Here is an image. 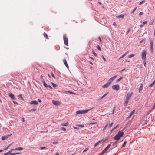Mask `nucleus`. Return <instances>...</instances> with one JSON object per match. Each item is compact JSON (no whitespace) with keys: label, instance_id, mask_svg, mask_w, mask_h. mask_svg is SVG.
Instances as JSON below:
<instances>
[{"label":"nucleus","instance_id":"1","mask_svg":"<svg viewBox=\"0 0 155 155\" xmlns=\"http://www.w3.org/2000/svg\"><path fill=\"white\" fill-rule=\"evenodd\" d=\"M124 132L121 131H119L118 133L115 136L114 138V140H118L123 136L124 135Z\"/></svg>","mask_w":155,"mask_h":155},{"label":"nucleus","instance_id":"2","mask_svg":"<svg viewBox=\"0 0 155 155\" xmlns=\"http://www.w3.org/2000/svg\"><path fill=\"white\" fill-rule=\"evenodd\" d=\"M93 108L89 109H86L83 110H78L76 112L77 114H83L87 113L89 111L91 110Z\"/></svg>","mask_w":155,"mask_h":155},{"label":"nucleus","instance_id":"3","mask_svg":"<svg viewBox=\"0 0 155 155\" xmlns=\"http://www.w3.org/2000/svg\"><path fill=\"white\" fill-rule=\"evenodd\" d=\"M63 40L65 45L66 46H68V37L66 36V34L63 35Z\"/></svg>","mask_w":155,"mask_h":155},{"label":"nucleus","instance_id":"4","mask_svg":"<svg viewBox=\"0 0 155 155\" xmlns=\"http://www.w3.org/2000/svg\"><path fill=\"white\" fill-rule=\"evenodd\" d=\"M146 51L145 50L143 51L141 54V58L143 60L146 59Z\"/></svg>","mask_w":155,"mask_h":155},{"label":"nucleus","instance_id":"5","mask_svg":"<svg viewBox=\"0 0 155 155\" xmlns=\"http://www.w3.org/2000/svg\"><path fill=\"white\" fill-rule=\"evenodd\" d=\"M117 77V75H116L110 78L108 80L107 83H108L110 85V84Z\"/></svg>","mask_w":155,"mask_h":155},{"label":"nucleus","instance_id":"6","mask_svg":"<svg viewBox=\"0 0 155 155\" xmlns=\"http://www.w3.org/2000/svg\"><path fill=\"white\" fill-rule=\"evenodd\" d=\"M112 88L114 90H118L120 89V86L118 85H115L112 86Z\"/></svg>","mask_w":155,"mask_h":155},{"label":"nucleus","instance_id":"7","mask_svg":"<svg viewBox=\"0 0 155 155\" xmlns=\"http://www.w3.org/2000/svg\"><path fill=\"white\" fill-rule=\"evenodd\" d=\"M132 94V92H131L130 94L129 93H127L126 96V99L129 100Z\"/></svg>","mask_w":155,"mask_h":155},{"label":"nucleus","instance_id":"8","mask_svg":"<svg viewBox=\"0 0 155 155\" xmlns=\"http://www.w3.org/2000/svg\"><path fill=\"white\" fill-rule=\"evenodd\" d=\"M52 102L53 104L55 105H59L60 104V102L58 101H55L54 100H53Z\"/></svg>","mask_w":155,"mask_h":155},{"label":"nucleus","instance_id":"9","mask_svg":"<svg viewBox=\"0 0 155 155\" xmlns=\"http://www.w3.org/2000/svg\"><path fill=\"white\" fill-rule=\"evenodd\" d=\"M12 135V134H10L7 135L3 136L1 137L2 139L3 140H5V139L8 138L10 136H11Z\"/></svg>","mask_w":155,"mask_h":155},{"label":"nucleus","instance_id":"10","mask_svg":"<svg viewBox=\"0 0 155 155\" xmlns=\"http://www.w3.org/2000/svg\"><path fill=\"white\" fill-rule=\"evenodd\" d=\"M23 149V148L20 147H18L15 149H12L11 150H21Z\"/></svg>","mask_w":155,"mask_h":155},{"label":"nucleus","instance_id":"11","mask_svg":"<svg viewBox=\"0 0 155 155\" xmlns=\"http://www.w3.org/2000/svg\"><path fill=\"white\" fill-rule=\"evenodd\" d=\"M9 96L13 100H15V98L14 97V95H13L11 93H10L8 94Z\"/></svg>","mask_w":155,"mask_h":155},{"label":"nucleus","instance_id":"12","mask_svg":"<svg viewBox=\"0 0 155 155\" xmlns=\"http://www.w3.org/2000/svg\"><path fill=\"white\" fill-rule=\"evenodd\" d=\"M31 104L37 105L38 104V102L36 101H32L30 103Z\"/></svg>","mask_w":155,"mask_h":155},{"label":"nucleus","instance_id":"13","mask_svg":"<svg viewBox=\"0 0 155 155\" xmlns=\"http://www.w3.org/2000/svg\"><path fill=\"white\" fill-rule=\"evenodd\" d=\"M63 62H64V64L65 65V66L68 68L69 67H68V65L67 63V61H66V59H63Z\"/></svg>","mask_w":155,"mask_h":155},{"label":"nucleus","instance_id":"14","mask_svg":"<svg viewBox=\"0 0 155 155\" xmlns=\"http://www.w3.org/2000/svg\"><path fill=\"white\" fill-rule=\"evenodd\" d=\"M110 85L108 83H107L103 85L102 86V87L104 88H107Z\"/></svg>","mask_w":155,"mask_h":155},{"label":"nucleus","instance_id":"15","mask_svg":"<svg viewBox=\"0 0 155 155\" xmlns=\"http://www.w3.org/2000/svg\"><path fill=\"white\" fill-rule=\"evenodd\" d=\"M126 14H122L120 15H119L117 16V18H121L122 19H123L125 15Z\"/></svg>","mask_w":155,"mask_h":155},{"label":"nucleus","instance_id":"16","mask_svg":"<svg viewBox=\"0 0 155 155\" xmlns=\"http://www.w3.org/2000/svg\"><path fill=\"white\" fill-rule=\"evenodd\" d=\"M42 83H43V85H44V86L45 87H46V88H47V87H48V85H47V84L45 83V81H44V80H43L42 81Z\"/></svg>","mask_w":155,"mask_h":155},{"label":"nucleus","instance_id":"17","mask_svg":"<svg viewBox=\"0 0 155 155\" xmlns=\"http://www.w3.org/2000/svg\"><path fill=\"white\" fill-rule=\"evenodd\" d=\"M135 111V110H133L130 113L129 116L128 117V118L130 117H131V116L134 113Z\"/></svg>","mask_w":155,"mask_h":155},{"label":"nucleus","instance_id":"18","mask_svg":"<svg viewBox=\"0 0 155 155\" xmlns=\"http://www.w3.org/2000/svg\"><path fill=\"white\" fill-rule=\"evenodd\" d=\"M129 100L126 99L124 101V104L125 106H126L128 103Z\"/></svg>","mask_w":155,"mask_h":155},{"label":"nucleus","instance_id":"19","mask_svg":"<svg viewBox=\"0 0 155 155\" xmlns=\"http://www.w3.org/2000/svg\"><path fill=\"white\" fill-rule=\"evenodd\" d=\"M68 125V122H67L65 123H62L61 124V125L62 126H67Z\"/></svg>","mask_w":155,"mask_h":155},{"label":"nucleus","instance_id":"20","mask_svg":"<svg viewBox=\"0 0 155 155\" xmlns=\"http://www.w3.org/2000/svg\"><path fill=\"white\" fill-rule=\"evenodd\" d=\"M143 88V84H141L140 86V87L139 89V92H140V91H141Z\"/></svg>","mask_w":155,"mask_h":155},{"label":"nucleus","instance_id":"21","mask_svg":"<svg viewBox=\"0 0 155 155\" xmlns=\"http://www.w3.org/2000/svg\"><path fill=\"white\" fill-rule=\"evenodd\" d=\"M149 42H150V46H153V40L152 39H150Z\"/></svg>","mask_w":155,"mask_h":155},{"label":"nucleus","instance_id":"22","mask_svg":"<svg viewBox=\"0 0 155 155\" xmlns=\"http://www.w3.org/2000/svg\"><path fill=\"white\" fill-rule=\"evenodd\" d=\"M111 146L110 144H109L104 149L106 151Z\"/></svg>","mask_w":155,"mask_h":155},{"label":"nucleus","instance_id":"23","mask_svg":"<svg viewBox=\"0 0 155 155\" xmlns=\"http://www.w3.org/2000/svg\"><path fill=\"white\" fill-rule=\"evenodd\" d=\"M43 35H44V36L45 37L46 39H48V35L46 33H44L43 34Z\"/></svg>","mask_w":155,"mask_h":155},{"label":"nucleus","instance_id":"24","mask_svg":"<svg viewBox=\"0 0 155 155\" xmlns=\"http://www.w3.org/2000/svg\"><path fill=\"white\" fill-rule=\"evenodd\" d=\"M51 84L55 88L57 87V85L56 84H54L53 82L51 83Z\"/></svg>","mask_w":155,"mask_h":155},{"label":"nucleus","instance_id":"25","mask_svg":"<svg viewBox=\"0 0 155 155\" xmlns=\"http://www.w3.org/2000/svg\"><path fill=\"white\" fill-rule=\"evenodd\" d=\"M108 93H107L105 94H104V95H103L100 99H101L103 98L104 97H105Z\"/></svg>","mask_w":155,"mask_h":155},{"label":"nucleus","instance_id":"26","mask_svg":"<svg viewBox=\"0 0 155 155\" xmlns=\"http://www.w3.org/2000/svg\"><path fill=\"white\" fill-rule=\"evenodd\" d=\"M92 53L95 56L97 57V54L94 51V50H92Z\"/></svg>","mask_w":155,"mask_h":155},{"label":"nucleus","instance_id":"27","mask_svg":"<svg viewBox=\"0 0 155 155\" xmlns=\"http://www.w3.org/2000/svg\"><path fill=\"white\" fill-rule=\"evenodd\" d=\"M155 81L153 82V83H152L150 85H149V87H151L152 86H153L154 84H155Z\"/></svg>","mask_w":155,"mask_h":155},{"label":"nucleus","instance_id":"28","mask_svg":"<svg viewBox=\"0 0 155 155\" xmlns=\"http://www.w3.org/2000/svg\"><path fill=\"white\" fill-rule=\"evenodd\" d=\"M100 141H99L97 142V143H96L94 145V147H96L97 145L99 144L100 143Z\"/></svg>","mask_w":155,"mask_h":155},{"label":"nucleus","instance_id":"29","mask_svg":"<svg viewBox=\"0 0 155 155\" xmlns=\"http://www.w3.org/2000/svg\"><path fill=\"white\" fill-rule=\"evenodd\" d=\"M118 126H119V124H117L115 127H114V128L111 131V132H112V131L113 130H114V129H116L118 127Z\"/></svg>","mask_w":155,"mask_h":155},{"label":"nucleus","instance_id":"30","mask_svg":"<svg viewBox=\"0 0 155 155\" xmlns=\"http://www.w3.org/2000/svg\"><path fill=\"white\" fill-rule=\"evenodd\" d=\"M150 51L151 52L153 53V46H150Z\"/></svg>","mask_w":155,"mask_h":155},{"label":"nucleus","instance_id":"31","mask_svg":"<svg viewBox=\"0 0 155 155\" xmlns=\"http://www.w3.org/2000/svg\"><path fill=\"white\" fill-rule=\"evenodd\" d=\"M127 143V141H124L122 145V147H124L125 146V145Z\"/></svg>","mask_w":155,"mask_h":155},{"label":"nucleus","instance_id":"32","mask_svg":"<svg viewBox=\"0 0 155 155\" xmlns=\"http://www.w3.org/2000/svg\"><path fill=\"white\" fill-rule=\"evenodd\" d=\"M11 150L10 151H9V152L6 153H5L4 154V155H8V154H9L11 152Z\"/></svg>","mask_w":155,"mask_h":155},{"label":"nucleus","instance_id":"33","mask_svg":"<svg viewBox=\"0 0 155 155\" xmlns=\"http://www.w3.org/2000/svg\"><path fill=\"white\" fill-rule=\"evenodd\" d=\"M135 55L134 54H132L131 55H130L128 56V57L129 58H130L133 57H134V56Z\"/></svg>","mask_w":155,"mask_h":155},{"label":"nucleus","instance_id":"34","mask_svg":"<svg viewBox=\"0 0 155 155\" xmlns=\"http://www.w3.org/2000/svg\"><path fill=\"white\" fill-rule=\"evenodd\" d=\"M113 122H112L109 125L108 127L109 128H110L112 126V125H113Z\"/></svg>","mask_w":155,"mask_h":155},{"label":"nucleus","instance_id":"35","mask_svg":"<svg viewBox=\"0 0 155 155\" xmlns=\"http://www.w3.org/2000/svg\"><path fill=\"white\" fill-rule=\"evenodd\" d=\"M145 2V0H143L141 2H140L139 4V5H140L142 4H143V3H144V2Z\"/></svg>","mask_w":155,"mask_h":155},{"label":"nucleus","instance_id":"36","mask_svg":"<svg viewBox=\"0 0 155 155\" xmlns=\"http://www.w3.org/2000/svg\"><path fill=\"white\" fill-rule=\"evenodd\" d=\"M123 77H121V78H120L117 79V82H119V81L121 79H123Z\"/></svg>","mask_w":155,"mask_h":155},{"label":"nucleus","instance_id":"37","mask_svg":"<svg viewBox=\"0 0 155 155\" xmlns=\"http://www.w3.org/2000/svg\"><path fill=\"white\" fill-rule=\"evenodd\" d=\"M97 49H98L99 50H100V51H101V49L100 48V46L99 45H98L97 47Z\"/></svg>","mask_w":155,"mask_h":155},{"label":"nucleus","instance_id":"38","mask_svg":"<svg viewBox=\"0 0 155 155\" xmlns=\"http://www.w3.org/2000/svg\"><path fill=\"white\" fill-rule=\"evenodd\" d=\"M104 153H105L103 151H102V152L99 153V155H103L104 154Z\"/></svg>","mask_w":155,"mask_h":155},{"label":"nucleus","instance_id":"39","mask_svg":"<svg viewBox=\"0 0 155 155\" xmlns=\"http://www.w3.org/2000/svg\"><path fill=\"white\" fill-rule=\"evenodd\" d=\"M143 60V64L145 66H146V59L145 60Z\"/></svg>","mask_w":155,"mask_h":155},{"label":"nucleus","instance_id":"40","mask_svg":"<svg viewBox=\"0 0 155 155\" xmlns=\"http://www.w3.org/2000/svg\"><path fill=\"white\" fill-rule=\"evenodd\" d=\"M77 125L82 128L83 127H84V126L83 125Z\"/></svg>","mask_w":155,"mask_h":155},{"label":"nucleus","instance_id":"41","mask_svg":"<svg viewBox=\"0 0 155 155\" xmlns=\"http://www.w3.org/2000/svg\"><path fill=\"white\" fill-rule=\"evenodd\" d=\"M18 96L19 97H20V98H21L22 100H23V97H22V95H21V94H20V95H18Z\"/></svg>","mask_w":155,"mask_h":155},{"label":"nucleus","instance_id":"42","mask_svg":"<svg viewBox=\"0 0 155 155\" xmlns=\"http://www.w3.org/2000/svg\"><path fill=\"white\" fill-rule=\"evenodd\" d=\"M36 110V109H32L31 110H29V111H35Z\"/></svg>","mask_w":155,"mask_h":155},{"label":"nucleus","instance_id":"43","mask_svg":"<svg viewBox=\"0 0 155 155\" xmlns=\"http://www.w3.org/2000/svg\"><path fill=\"white\" fill-rule=\"evenodd\" d=\"M102 58L104 60V61H106V60L105 58L104 57L103 55H102Z\"/></svg>","mask_w":155,"mask_h":155},{"label":"nucleus","instance_id":"44","mask_svg":"<svg viewBox=\"0 0 155 155\" xmlns=\"http://www.w3.org/2000/svg\"><path fill=\"white\" fill-rule=\"evenodd\" d=\"M45 148H46V147H40V149L41 150L44 149H45Z\"/></svg>","mask_w":155,"mask_h":155},{"label":"nucleus","instance_id":"45","mask_svg":"<svg viewBox=\"0 0 155 155\" xmlns=\"http://www.w3.org/2000/svg\"><path fill=\"white\" fill-rule=\"evenodd\" d=\"M107 125H108V124L107 123V124H106V126H105V127H104V129H103V130H105L106 128V127H107Z\"/></svg>","mask_w":155,"mask_h":155},{"label":"nucleus","instance_id":"46","mask_svg":"<svg viewBox=\"0 0 155 155\" xmlns=\"http://www.w3.org/2000/svg\"><path fill=\"white\" fill-rule=\"evenodd\" d=\"M11 145V144H10L7 147H6L5 148V149H4V150H7V149H8V147H9Z\"/></svg>","mask_w":155,"mask_h":155},{"label":"nucleus","instance_id":"47","mask_svg":"<svg viewBox=\"0 0 155 155\" xmlns=\"http://www.w3.org/2000/svg\"><path fill=\"white\" fill-rule=\"evenodd\" d=\"M88 149L87 148H86L84 150V151H83V152L84 153L86 151H87L88 150Z\"/></svg>","mask_w":155,"mask_h":155},{"label":"nucleus","instance_id":"48","mask_svg":"<svg viewBox=\"0 0 155 155\" xmlns=\"http://www.w3.org/2000/svg\"><path fill=\"white\" fill-rule=\"evenodd\" d=\"M137 7H136V8H135L133 10V11H132L131 13H133L135 11V10H136V9H137Z\"/></svg>","mask_w":155,"mask_h":155},{"label":"nucleus","instance_id":"49","mask_svg":"<svg viewBox=\"0 0 155 155\" xmlns=\"http://www.w3.org/2000/svg\"><path fill=\"white\" fill-rule=\"evenodd\" d=\"M153 21H152L149 24L150 25H152L153 24Z\"/></svg>","mask_w":155,"mask_h":155},{"label":"nucleus","instance_id":"50","mask_svg":"<svg viewBox=\"0 0 155 155\" xmlns=\"http://www.w3.org/2000/svg\"><path fill=\"white\" fill-rule=\"evenodd\" d=\"M115 107H114V108L113 109V111H112V114H114V111L115 110Z\"/></svg>","mask_w":155,"mask_h":155},{"label":"nucleus","instance_id":"51","mask_svg":"<svg viewBox=\"0 0 155 155\" xmlns=\"http://www.w3.org/2000/svg\"><path fill=\"white\" fill-rule=\"evenodd\" d=\"M97 122H93V123H91L89 124H97Z\"/></svg>","mask_w":155,"mask_h":155},{"label":"nucleus","instance_id":"52","mask_svg":"<svg viewBox=\"0 0 155 155\" xmlns=\"http://www.w3.org/2000/svg\"><path fill=\"white\" fill-rule=\"evenodd\" d=\"M61 129L63 131H65L66 130V129L64 127H61Z\"/></svg>","mask_w":155,"mask_h":155},{"label":"nucleus","instance_id":"53","mask_svg":"<svg viewBox=\"0 0 155 155\" xmlns=\"http://www.w3.org/2000/svg\"><path fill=\"white\" fill-rule=\"evenodd\" d=\"M66 92H68L69 93H70L71 94H75V93H73V92H70V91H66Z\"/></svg>","mask_w":155,"mask_h":155},{"label":"nucleus","instance_id":"54","mask_svg":"<svg viewBox=\"0 0 155 155\" xmlns=\"http://www.w3.org/2000/svg\"><path fill=\"white\" fill-rule=\"evenodd\" d=\"M51 75H52V77L54 78V79L55 78V76L54 75V74H53V73H51Z\"/></svg>","mask_w":155,"mask_h":155},{"label":"nucleus","instance_id":"55","mask_svg":"<svg viewBox=\"0 0 155 155\" xmlns=\"http://www.w3.org/2000/svg\"><path fill=\"white\" fill-rule=\"evenodd\" d=\"M130 29H128V30L127 31V32L126 34H127L129 33V32H130Z\"/></svg>","mask_w":155,"mask_h":155},{"label":"nucleus","instance_id":"56","mask_svg":"<svg viewBox=\"0 0 155 155\" xmlns=\"http://www.w3.org/2000/svg\"><path fill=\"white\" fill-rule=\"evenodd\" d=\"M129 51H127V52L125 53L123 55L125 56L128 53Z\"/></svg>","mask_w":155,"mask_h":155},{"label":"nucleus","instance_id":"57","mask_svg":"<svg viewBox=\"0 0 155 155\" xmlns=\"http://www.w3.org/2000/svg\"><path fill=\"white\" fill-rule=\"evenodd\" d=\"M129 51H127V52L125 53L123 55L125 56L128 53Z\"/></svg>","mask_w":155,"mask_h":155},{"label":"nucleus","instance_id":"58","mask_svg":"<svg viewBox=\"0 0 155 155\" xmlns=\"http://www.w3.org/2000/svg\"><path fill=\"white\" fill-rule=\"evenodd\" d=\"M143 14V12H140L139 13V15L140 16L142 15Z\"/></svg>","mask_w":155,"mask_h":155},{"label":"nucleus","instance_id":"59","mask_svg":"<svg viewBox=\"0 0 155 155\" xmlns=\"http://www.w3.org/2000/svg\"><path fill=\"white\" fill-rule=\"evenodd\" d=\"M147 23V21H145L144 22H143V25H144V24H146Z\"/></svg>","mask_w":155,"mask_h":155},{"label":"nucleus","instance_id":"60","mask_svg":"<svg viewBox=\"0 0 155 155\" xmlns=\"http://www.w3.org/2000/svg\"><path fill=\"white\" fill-rule=\"evenodd\" d=\"M40 78H41V79L42 80V81L43 80H44L43 78V76L42 75H41Z\"/></svg>","mask_w":155,"mask_h":155},{"label":"nucleus","instance_id":"61","mask_svg":"<svg viewBox=\"0 0 155 155\" xmlns=\"http://www.w3.org/2000/svg\"><path fill=\"white\" fill-rule=\"evenodd\" d=\"M58 143V142H53L52 143L53 144H57V143Z\"/></svg>","mask_w":155,"mask_h":155},{"label":"nucleus","instance_id":"62","mask_svg":"<svg viewBox=\"0 0 155 155\" xmlns=\"http://www.w3.org/2000/svg\"><path fill=\"white\" fill-rule=\"evenodd\" d=\"M125 68H124V69H123L122 70H121V71H120V73H121L122 71H124V70H125Z\"/></svg>","mask_w":155,"mask_h":155},{"label":"nucleus","instance_id":"63","mask_svg":"<svg viewBox=\"0 0 155 155\" xmlns=\"http://www.w3.org/2000/svg\"><path fill=\"white\" fill-rule=\"evenodd\" d=\"M113 25L114 26H115L116 25V23L115 22H114L113 23Z\"/></svg>","mask_w":155,"mask_h":155},{"label":"nucleus","instance_id":"64","mask_svg":"<svg viewBox=\"0 0 155 155\" xmlns=\"http://www.w3.org/2000/svg\"><path fill=\"white\" fill-rule=\"evenodd\" d=\"M73 128H74L75 129H78V128L77 127H74V126H73Z\"/></svg>","mask_w":155,"mask_h":155}]
</instances>
